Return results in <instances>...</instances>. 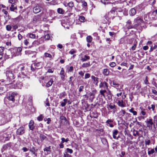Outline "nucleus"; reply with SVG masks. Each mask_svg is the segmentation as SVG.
<instances>
[{
	"label": "nucleus",
	"instance_id": "nucleus-1",
	"mask_svg": "<svg viewBox=\"0 0 157 157\" xmlns=\"http://www.w3.org/2000/svg\"><path fill=\"white\" fill-rule=\"evenodd\" d=\"M18 72L17 79L19 81H23L25 79L29 78L28 76L29 74L28 69L23 64H21L16 67L14 70H8L6 71V85L9 86L12 83L14 82L15 80L14 79L15 78V75Z\"/></svg>",
	"mask_w": 157,
	"mask_h": 157
},
{
	"label": "nucleus",
	"instance_id": "nucleus-2",
	"mask_svg": "<svg viewBox=\"0 0 157 157\" xmlns=\"http://www.w3.org/2000/svg\"><path fill=\"white\" fill-rule=\"evenodd\" d=\"M17 94L13 92L10 94L9 95L4 99L5 104L9 107H12L16 105L15 98Z\"/></svg>",
	"mask_w": 157,
	"mask_h": 157
},
{
	"label": "nucleus",
	"instance_id": "nucleus-3",
	"mask_svg": "<svg viewBox=\"0 0 157 157\" xmlns=\"http://www.w3.org/2000/svg\"><path fill=\"white\" fill-rule=\"evenodd\" d=\"M12 117V114L9 111L0 113V125H3L9 122Z\"/></svg>",
	"mask_w": 157,
	"mask_h": 157
},
{
	"label": "nucleus",
	"instance_id": "nucleus-4",
	"mask_svg": "<svg viewBox=\"0 0 157 157\" xmlns=\"http://www.w3.org/2000/svg\"><path fill=\"white\" fill-rule=\"evenodd\" d=\"M46 10H44L39 15L35 16L33 18L34 23H36L37 22H39L41 20V17L44 19H46L47 18L48 13L46 12Z\"/></svg>",
	"mask_w": 157,
	"mask_h": 157
},
{
	"label": "nucleus",
	"instance_id": "nucleus-5",
	"mask_svg": "<svg viewBox=\"0 0 157 157\" xmlns=\"http://www.w3.org/2000/svg\"><path fill=\"white\" fill-rule=\"evenodd\" d=\"M134 27L135 29H139L140 30H142V28L141 25L144 22V21L140 17H137L136 18L134 19Z\"/></svg>",
	"mask_w": 157,
	"mask_h": 157
},
{
	"label": "nucleus",
	"instance_id": "nucleus-6",
	"mask_svg": "<svg viewBox=\"0 0 157 157\" xmlns=\"http://www.w3.org/2000/svg\"><path fill=\"white\" fill-rule=\"evenodd\" d=\"M22 51V49L20 47H14L10 49V52L11 54V57L15 56L20 54Z\"/></svg>",
	"mask_w": 157,
	"mask_h": 157
},
{
	"label": "nucleus",
	"instance_id": "nucleus-7",
	"mask_svg": "<svg viewBox=\"0 0 157 157\" xmlns=\"http://www.w3.org/2000/svg\"><path fill=\"white\" fill-rule=\"evenodd\" d=\"M22 81H19L18 79V81H17L16 84H14L13 82L9 86V87L10 88L21 89L22 86Z\"/></svg>",
	"mask_w": 157,
	"mask_h": 157
},
{
	"label": "nucleus",
	"instance_id": "nucleus-8",
	"mask_svg": "<svg viewBox=\"0 0 157 157\" xmlns=\"http://www.w3.org/2000/svg\"><path fill=\"white\" fill-rule=\"evenodd\" d=\"M113 85L114 86V87L117 89L119 91H123V85L119 84L117 83V82L115 81H113Z\"/></svg>",
	"mask_w": 157,
	"mask_h": 157
},
{
	"label": "nucleus",
	"instance_id": "nucleus-9",
	"mask_svg": "<svg viewBox=\"0 0 157 157\" xmlns=\"http://www.w3.org/2000/svg\"><path fill=\"white\" fill-rule=\"evenodd\" d=\"M25 132V128L23 126H21L16 131L17 135L20 136L23 135Z\"/></svg>",
	"mask_w": 157,
	"mask_h": 157
},
{
	"label": "nucleus",
	"instance_id": "nucleus-10",
	"mask_svg": "<svg viewBox=\"0 0 157 157\" xmlns=\"http://www.w3.org/2000/svg\"><path fill=\"white\" fill-rule=\"evenodd\" d=\"M43 9V7L39 5H37L33 8V11L34 13H37L40 12Z\"/></svg>",
	"mask_w": 157,
	"mask_h": 157
},
{
	"label": "nucleus",
	"instance_id": "nucleus-11",
	"mask_svg": "<svg viewBox=\"0 0 157 157\" xmlns=\"http://www.w3.org/2000/svg\"><path fill=\"white\" fill-rule=\"evenodd\" d=\"M142 132V129H139L138 131L134 129L133 131V135L134 136H139L140 138L141 136Z\"/></svg>",
	"mask_w": 157,
	"mask_h": 157
},
{
	"label": "nucleus",
	"instance_id": "nucleus-12",
	"mask_svg": "<svg viewBox=\"0 0 157 157\" xmlns=\"http://www.w3.org/2000/svg\"><path fill=\"white\" fill-rule=\"evenodd\" d=\"M7 130L8 131H9V133L8 135L7 136H6V134H4L3 135L4 137L5 138L6 140H9L11 137V133L13 131V128H10L9 127L7 128Z\"/></svg>",
	"mask_w": 157,
	"mask_h": 157
},
{
	"label": "nucleus",
	"instance_id": "nucleus-13",
	"mask_svg": "<svg viewBox=\"0 0 157 157\" xmlns=\"http://www.w3.org/2000/svg\"><path fill=\"white\" fill-rule=\"evenodd\" d=\"M125 27L127 29H135L134 25H132V21L130 20H128L126 22V25L125 26Z\"/></svg>",
	"mask_w": 157,
	"mask_h": 157
},
{
	"label": "nucleus",
	"instance_id": "nucleus-14",
	"mask_svg": "<svg viewBox=\"0 0 157 157\" xmlns=\"http://www.w3.org/2000/svg\"><path fill=\"white\" fill-rule=\"evenodd\" d=\"M108 84L105 81L101 82L99 85V88H101L104 90L108 89Z\"/></svg>",
	"mask_w": 157,
	"mask_h": 157
},
{
	"label": "nucleus",
	"instance_id": "nucleus-15",
	"mask_svg": "<svg viewBox=\"0 0 157 157\" xmlns=\"http://www.w3.org/2000/svg\"><path fill=\"white\" fill-rule=\"evenodd\" d=\"M26 55H29L32 57L35 56L36 54V52L35 51H33L30 50L26 51L25 52Z\"/></svg>",
	"mask_w": 157,
	"mask_h": 157
},
{
	"label": "nucleus",
	"instance_id": "nucleus-16",
	"mask_svg": "<svg viewBox=\"0 0 157 157\" xmlns=\"http://www.w3.org/2000/svg\"><path fill=\"white\" fill-rule=\"evenodd\" d=\"M61 143H60L59 145L60 147H63L64 145L63 144L64 143H67L69 141L68 138H67L65 139V138L63 137L61 138Z\"/></svg>",
	"mask_w": 157,
	"mask_h": 157
},
{
	"label": "nucleus",
	"instance_id": "nucleus-17",
	"mask_svg": "<svg viewBox=\"0 0 157 157\" xmlns=\"http://www.w3.org/2000/svg\"><path fill=\"white\" fill-rule=\"evenodd\" d=\"M90 59V57L86 55L82 56L80 57V60L82 62H84Z\"/></svg>",
	"mask_w": 157,
	"mask_h": 157
},
{
	"label": "nucleus",
	"instance_id": "nucleus-18",
	"mask_svg": "<svg viewBox=\"0 0 157 157\" xmlns=\"http://www.w3.org/2000/svg\"><path fill=\"white\" fill-rule=\"evenodd\" d=\"M41 64L40 62H35L33 64V65L36 69H38L42 67Z\"/></svg>",
	"mask_w": 157,
	"mask_h": 157
},
{
	"label": "nucleus",
	"instance_id": "nucleus-19",
	"mask_svg": "<svg viewBox=\"0 0 157 157\" xmlns=\"http://www.w3.org/2000/svg\"><path fill=\"white\" fill-rule=\"evenodd\" d=\"M53 79L51 78L48 81V82H47L46 85L44 84L42 85L43 86H45L47 87H49L51 86L53 83Z\"/></svg>",
	"mask_w": 157,
	"mask_h": 157
},
{
	"label": "nucleus",
	"instance_id": "nucleus-20",
	"mask_svg": "<svg viewBox=\"0 0 157 157\" xmlns=\"http://www.w3.org/2000/svg\"><path fill=\"white\" fill-rule=\"evenodd\" d=\"M34 122L33 120H31L29 124V128L30 130H33L35 128L34 125Z\"/></svg>",
	"mask_w": 157,
	"mask_h": 157
},
{
	"label": "nucleus",
	"instance_id": "nucleus-21",
	"mask_svg": "<svg viewBox=\"0 0 157 157\" xmlns=\"http://www.w3.org/2000/svg\"><path fill=\"white\" fill-rule=\"evenodd\" d=\"M91 78L93 80V82L94 84L96 86H97L98 82V78L97 77H95L93 75L92 76Z\"/></svg>",
	"mask_w": 157,
	"mask_h": 157
},
{
	"label": "nucleus",
	"instance_id": "nucleus-22",
	"mask_svg": "<svg viewBox=\"0 0 157 157\" xmlns=\"http://www.w3.org/2000/svg\"><path fill=\"white\" fill-rule=\"evenodd\" d=\"M113 122V121L111 119H108L106 122V123L107 124V125L110 126V127H113L114 125L112 123Z\"/></svg>",
	"mask_w": 157,
	"mask_h": 157
},
{
	"label": "nucleus",
	"instance_id": "nucleus-23",
	"mask_svg": "<svg viewBox=\"0 0 157 157\" xmlns=\"http://www.w3.org/2000/svg\"><path fill=\"white\" fill-rule=\"evenodd\" d=\"M91 65V64H90V62H89L83 63L82 64V67L83 68H86L90 67Z\"/></svg>",
	"mask_w": 157,
	"mask_h": 157
},
{
	"label": "nucleus",
	"instance_id": "nucleus-24",
	"mask_svg": "<svg viewBox=\"0 0 157 157\" xmlns=\"http://www.w3.org/2000/svg\"><path fill=\"white\" fill-rule=\"evenodd\" d=\"M118 105L121 107H124L125 106V105L124 104L123 100H118L117 102Z\"/></svg>",
	"mask_w": 157,
	"mask_h": 157
},
{
	"label": "nucleus",
	"instance_id": "nucleus-25",
	"mask_svg": "<svg viewBox=\"0 0 157 157\" xmlns=\"http://www.w3.org/2000/svg\"><path fill=\"white\" fill-rule=\"evenodd\" d=\"M118 131L117 130H113V138L115 139H118V137L116 136L118 133Z\"/></svg>",
	"mask_w": 157,
	"mask_h": 157
},
{
	"label": "nucleus",
	"instance_id": "nucleus-26",
	"mask_svg": "<svg viewBox=\"0 0 157 157\" xmlns=\"http://www.w3.org/2000/svg\"><path fill=\"white\" fill-rule=\"evenodd\" d=\"M136 10L134 8L131 9L129 11V13L131 16H133L136 14Z\"/></svg>",
	"mask_w": 157,
	"mask_h": 157
},
{
	"label": "nucleus",
	"instance_id": "nucleus-27",
	"mask_svg": "<svg viewBox=\"0 0 157 157\" xmlns=\"http://www.w3.org/2000/svg\"><path fill=\"white\" fill-rule=\"evenodd\" d=\"M153 124V120L151 119L147 121V126L148 127H152Z\"/></svg>",
	"mask_w": 157,
	"mask_h": 157
},
{
	"label": "nucleus",
	"instance_id": "nucleus-28",
	"mask_svg": "<svg viewBox=\"0 0 157 157\" xmlns=\"http://www.w3.org/2000/svg\"><path fill=\"white\" fill-rule=\"evenodd\" d=\"M10 9L11 11H14L15 10L17 9V6H15V5L11 4V6L10 7Z\"/></svg>",
	"mask_w": 157,
	"mask_h": 157
},
{
	"label": "nucleus",
	"instance_id": "nucleus-29",
	"mask_svg": "<svg viewBox=\"0 0 157 157\" xmlns=\"http://www.w3.org/2000/svg\"><path fill=\"white\" fill-rule=\"evenodd\" d=\"M48 3L50 5H55L57 4L56 0H52Z\"/></svg>",
	"mask_w": 157,
	"mask_h": 157
},
{
	"label": "nucleus",
	"instance_id": "nucleus-30",
	"mask_svg": "<svg viewBox=\"0 0 157 157\" xmlns=\"http://www.w3.org/2000/svg\"><path fill=\"white\" fill-rule=\"evenodd\" d=\"M109 71L107 69H105L103 70V74L105 75L108 76L109 74Z\"/></svg>",
	"mask_w": 157,
	"mask_h": 157
},
{
	"label": "nucleus",
	"instance_id": "nucleus-31",
	"mask_svg": "<svg viewBox=\"0 0 157 157\" xmlns=\"http://www.w3.org/2000/svg\"><path fill=\"white\" fill-rule=\"evenodd\" d=\"M140 109L141 110V111L140 112V114H142L143 116H145L146 115V113L145 112V109H144L142 107H140Z\"/></svg>",
	"mask_w": 157,
	"mask_h": 157
},
{
	"label": "nucleus",
	"instance_id": "nucleus-32",
	"mask_svg": "<svg viewBox=\"0 0 157 157\" xmlns=\"http://www.w3.org/2000/svg\"><path fill=\"white\" fill-rule=\"evenodd\" d=\"M101 140L104 144L105 146H107L108 144L106 139L105 138H102L101 139Z\"/></svg>",
	"mask_w": 157,
	"mask_h": 157
},
{
	"label": "nucleus",
	"instance_id": "nucleus-33",
	"mask_svg": "<svg viewBox=\"0 0 157 157\" xmlns=\"http://www.w3.org/2000/svg\"><path fill=\"white\" fill-rule=\"evenodd\" d=\"M129 111L133 113V115L134 116L136 115H137V112L134 110V109L133 108H131L129 110Z\"/></svg>",
	"mask_w": 157,
	"mask_h": 157
},
{
	"label": "nucleus",
	"instance_id": "nucleus-34",
	"mask_svg": "<svg viewBox=\"0 0 157 157\" xmlns=\"http://www.w3.org/2000/svg\"><path fill=\"white\" fill-rule=\"evenodd\" d=\"M57 12L61 14H63L64 13V11L61 8H58L57 10Z\"/></svg>",
	"mask_w": 157,
	"mask_h": 157
},
{
	"label": "nucleus",
	"instance_id": "nucleus-35",
	"mask_svg": "<svg viewBox=\"0 0 157 157\" xmlns=\"http://www.w3.org/2000/svg\"><path fill=\"white\" fill-rule=\"evenodd\" d=\"M87 41L88 43H91L92 40V37L90 36H87L86 38Z\"/></svg>",
	"mask_w": 157,
	"mask_h": 157
},
{
	"label": "nucleus",
	"instance_id": "nucleus-36",
	"mask_svg": "<svg viewBox=\"0 0 157 157\" xmlns=\"http://www.w3.org/2000/svg\"><path fill=\"white\" fill-rule=\"evenodd\" d=\"M17 0H9V3L13 5H15V4L17 3Z\"/></svg>",
	"mask_w": 157,
	"mask_h": 157
},
{
	"label": "nucleus",
	"instance_id": "nucleus-37",
	"mask_svg": "<svg viewBox=\"0 0 157 157\" xmlns=\"http://www.w3.org/2000/svg\"><path fill=\"white\" fill-rule=\"evenodd\" d=\"M44 151H46V153H45V154H48L51 151V148H44Z\"/></svg>",
	"mask_w": 157,
	"mask_h": 157
},
{
	"label": "nucleus",
	"instance_id": "nucleus-38",
	"mask_svg": "<svg viewBox=\"0 0 157 157\" xmlns=\"http://www.w3.org/2000/svg\"><path fill=\"white\" fill-rule=\"evenodd\" d=\"M106 92V91L105 90H101L100 91V94L102 96H103L104 98L105 97L104 93Z\"/></svg>",
	"mask_w": 157,
	"mask_h": 157
},
{
	"label": "nucleus",
	"instance_id": "nucleus-39",
	"mask_svg": "<svg viewBox=\"0 0 157 157\" xmlns=\"http://www.w3.org/2000/svg\"><path fill=\"white\" fill-rule=\"evenodd\" d=\"M66 95L65 92V91L63 92L62 93H60L59 95V98L62 99L63 97L65 96Z\"/></svg>",
	"mask_w": 157,
	"mask_h": 157
},
{
	"label": "nucleus",
	"instance_id": "nucleus-40",
	"mask_svg": "<svg viewBox=\"0 0 157 157\" xmlns=\"http://www.w3.org/2000/svg\"><path fill=\"white\" fill-rule=\"evenodd\" d=\"M12 26L10 25H7L6 26V30L8 31H12Z\"/></svg>",
	"mask_w": 157,
	"mask_h": 157
},
{
	"label": "nucleus",
	"instance_id": "nucleus-41",
	"mask_svg": "<svg viewBox=\"0 0 157 157\" xmlns=\"http://www.w3.org/2000/svg\"><path fill=\"white\" fill-rule=\"evenodd\" d=\"M79 20L81 22H84L85 21V18L84 16H81L79 17Z\"/></svg>",
	"mask_w": 157,
	"mask_h": 157
},
{
	"label": "nucleus",
	"instance_id": "nucleus-42",
	"mask_svg": "<svg viewBox=\"0 0 157 157\" xmlns=\"http://www.w3.org/2000/svg\"><path fill=\"white\" fill-rule=\"evenodd\" d=\"M151 108L152 109V111H153L154 113H155L156 112V110L155 109V106L154 105H151Z\"/></svg>",
	"mask_w": 157,
	"mask_h": 157
},
{
	"label": "nucleus",
	"instance_id": "nucleus-43",
	"mask_svg": "<svg viewBox=\"0 0 157 157\" xmlns=\"http://www.w3.org/2000/svg\"><path fill=\"white\" fill-rule=\"evenodd\" d=\"M5 20L6 22H7L10 18V17L9 15H5L4 17Z\"/></svg>",
	"mask_w": 157,
	"mask_h": 157
},
{
	"label": "nucleus",
	"instance_id": "nucleus-44",
	"mask_svg": "<svg viewBox=\"0 0 157 157\" xmlns=\"http://www.w3.org/2000/svg\"><path fill=\"white\" fill-rule=\"evenodd\" d=\"M155 152V150L154 149H148V154L149 155Z\"/></svg>",
	"mask_w": 157,
	"mask_h": 157
},
{
	"label": "nucleus",
	"instance_id": "nucleus-45",
	"mask_svg": "<svg viewBox=\"0 0 157 157\" xmlns=\"http://www.w3.org/2000/svg\"><path fill=\"white\" fill-rule=\"evenodd\" d=\"M28 35L29 37L31 38H35L36 37L35 35L32 33H29L28 34Z\"/></svg>",
	"mask_w": 157,
	"mask_h": 157
},
{
	"label": "nucleus",
	"instance_id": "nucleus-46",
	"mask_svg": "<svg viewBox=\"0 0 157 157\" xmlns=\"http://www.w3.org/2000/svg\"><path fill=\"white\" fill-rule=\"evenodd\" d=\"M12 28H13V30H12V31L15 30L18 28V26L16 25H12Z\"/></svg>",
	"mask_w": 157,
	"mask_h": 157
},
{
	"label": "nucleus",
	"instance_id": "nucleus-47",
	"mask_svg": "<svg viewBox=\"0 0 157 157\" xmlns=\"http://www.w3.org/2000/svg\"><path fill=\"white\" fill-rule=\"evenodd\" d=\"M107 93V96L108 99H109L112 97L111 92L109 90Z\"/></svg>",
	"mask_w": 157,
	"mask_h": 157
},
{
	"label": "nucleus",
	"instance_id": "nucleus-48",
	"mask_svg": "<svg viewBox=\"0 0 157 157\" xmlns=\"http://www.w3.org/2000/svg\"><path fill=\"white\" fill-rule=\"evenodd\" d=\"M90 99L93 100L95 98L94 94L93 93H90Z\"/></svg>",
	"mask_w": 157,
	"mask_h": 157
},
{
	"label": "nucleus",
	"instance_id": "nucleus-49",
	"mask_svg": "<svg viewBox=\"0 0 157 157\" xmlns=\"http://www.w3.org/2000/svg\"><path fill=\"white\" fill-rule=\"evenodd\" d=\"M145 144L146 145H148L151 144V141L149 140H145Z\"/></svg>",
	"mask_w": 157,
	"mask_h": 157
},
{
	"label": "nucleus",
	"instance_id": "nucleus-50",
	"mask_svg": "<svg viewBox=\"0 0 157 157\" xmlns=\"http://www.w3.org/2000/svg\"><path fill=\"white\" fill-rule=\"evenodd\" d=\"M109 65L111 67H114L116 65V63L114 62H110L109 64Z\"/></svg>",
	"mask_w": 157,
	"mask_h": 157
},
{
	"label": "nucleus",
	"instance_id": "nucleus-51",
	"mask_svg": "<svg viewBox=\"0 0 157 157\" xmlns=\"http://www.w3.org/2000/svg\"><path fill=\"white\" fill-rule=\"evenodd\" d=\"M6 87H9V86H7V85H6V84H5V86H4L3 87H0V90L3 91H5V88Z\"/></svg>",
	"mask_w": 157,
	"mask_h": 157
},
{
	"label": "nucleus",
	"instance_id": "nucleus-52",
	"mask_svg": "<svg viewBox=\"0 0 157 157\" xmlns=\"http://www.w3.org/2000/svg\"><path fill=\"white\" fill-rule=\"evenodd\" d=\"M43 118L42 115L41 114L37 117V119L39 121H40L42 120Z\"/></svg>",
	"mask_w": 157,
	"mask_h": 157
},
{
	"label": "nucleus",
	"instance_id": "nucleus-53",
	"mask_svg": "<svg viewBox=\"0 0 157 157\" xmlns=\"http://www.w3.org/2000/svg\"><path fill=\"white\" fill-rule=\"evenodd\" d=\"M40 137L41 139L44 140L46 138V137L44 134H41L40 135Z\"/></svg>",
	"mask_w": 157,
	"mask_h": 157
},
{
	"label": "nucleus",
	"instance_id": "nucleus-54",
	"mask_svg": "<svg viewBox=\"0 0 157 157\" xmlns=\"http://www.w3.org/2000/svg\"><path fill=\"white\" fill-rule=\"evenodd\" d=\"M74 3L72 2H70L68 4V6L69 7H72L74 6Z\"/></svg>",
	"mask_w": 157,
	"mask_h": 157
},
{
	"label": "nucleus",
	"instance_id": "nucleus-55",
	"mask_svg": "<svg viewBox=\"0 0 157 157\" xmlns=\"http://www.w3.org/2000/svg\"><path fill=\"white\" fill-rule=\"evenodd\" d=\"M124 8H118L117 9V11L119 12H122L124 10Z\"/></svg>",
	"mask_w": 157,
	"mask_h": 157
},
{
	"label": "nucleus",
	"instance_id": "nucleus-56",
	"mask_svg": "<svg viewBox=\"0 0 157 157\" xmlns=\"http://www.w3.org/2000/svg\"><path fill=\"white\" fill-rule=\"evenodd\" d=\"M144 82L146 84H149L147 76H146L145 79L144 80Z\"/></svg>",
	"mask_w": 157,
	"mask_h": 157
},
{
	"label": "nucleus",
	"instance_id": "nucleus-57",
	"mask_svg": "<svg viewBox=\"0 0 157 157\" xmlns=\"http://www.w3.org/2000/svg\"><path fill=\"white\" fill-rule=\"evenodd\" d=\"M60 75H65L64 71L63 68H61V70L60 72Z\"/></svg>",
	"mask_w": 157,
	"mask_h": 157
},
{
	"label": "nucleus",
	"instance_id": "nucleus-58",
	"mask_svg": "<svg viewBox=\"0 0 157 157\" xmlns=\"http://www.w3.org/2000/svg\"><path fill=\"white\" fill-rule=\"evenodd\" d=\"M109 107L111 109H113L115 108L116 105H109Z\"/></svg>",
	"mask_w": 157,
	"mask_h": 157
},
{
	"label": "nucleus",
	"instance_id": "nucleus-59",
	"mask_svg": "<svg viewBox=\"0 0 157 157\" xmlns=\"http://www.w3.org/2000/svg\"><path fill=\"white\" fill-rule=\"evenodd\" d=\"M90 74L89 73H86L85 74V79H87L89 78H90Z\"/></svg>",
	"mask_w": 157,
	"mask_h": 157
},
{
	"label": "nucleus",
	"instance_id": "nucleus-60",
	"mask_svg": "<svg viewBox=\"0 0 157 157\" xmlns=\"http://www.w3.org/2000/svg\"><path fill=\"white\" fill-rule=\"evenodd\" d=\"M44 55L45 56L47 57L51 58L52 57V55L51 54L47 53H45L44 54Z\"/></svg>",
	"mask_w": 157,
	"mask_h": 157
},
{
	"label": "nucleus",
	"instance_id": "nucleus-61",
	"mask_svg": "<svg viewBox=\"0 0 157 157\" xmlns=\"http://www.w3.org/2000/svg\"><path fill=\"white\" fill-rule=\"evenodd\" d=\"M73 70V67L72 66H71L68 69V72L69 73V72H72Z\"/></svg>",
	"mask_w": 157,
	"mask_h": 157
},
{
	"label": "nucleus",
	"instance_id": "nucleus-62",
	"mask_svg": "<svg viewBox=\"0 0 157 157\" xmlns=\"http://www.w3.org/2000/svg\"><path fill=\"white\" fill-rule=\"evenodd\" d=\"M50 36L49 34H48L46 35L45 36V38L46 39L49 40L50 38Z\"/></svg>",
	"mask_w": 157,
	"mask_h": 157
},
{
	"label": "nucleus",
	"instance_id": "nucleus-63",
	"mask_svg": "<svg viewBox=\"0 0 157 157\" xmlns=\"http://www.w3.org/2000/svg\"><path fill=\"white\" fill-rule=\"evenodd\" d=\"M67 152L69 153L70 154L72 153L73 152V151L72 149H70L69 148H67Z\"/></svg>",
	"mask_w": 157,
	"mask_h": 157
},
{
	"label": "nucleus",
	"instance_id": "nucleus-64",
	"mask_svg": "<svg viewBox=\"0 0 157 157\" xmlns=\"http://www.w3.org/2000/svg\"><path fill=\"white\" fill-rule=\"evenodd\" d=\"M23 36L20 34L19 33L18 35V38L19 40H21Z\"/></svg>",
	"mask_w": 157,
	"mask_h": 157
}]
</instances>
